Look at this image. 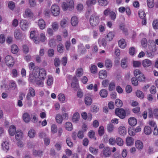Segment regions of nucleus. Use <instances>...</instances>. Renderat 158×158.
I'll list each match as a JSON object with an SVG mask.
<instances>
[{"label": "nucleus", "instance_id": "obj_35", "mask_svg": "<svg viewBox=\"0 0 158 158\" xmlns=\"http://www.w3.org/2000/svg\"><path fill=\"white\" fill-rule=\"evenodd\" d=\"M83 74V69L81 68L78 69L76 72V74L77 77H80L82 76Z\"/></svg>", "mask_w": 158, "mask_h": 158}, {"label": "nucleus", "instance_id": "obj_16", "mask_svg": "<svg viewBox=\"0 0 158 158\" xmlns=\"http://www.w3.org/2000/svg\"><path fill=\"white\" fill-rule=\"evenodd\" d=\"M23 133L21 130H17L16 131L15 138L17 140H20L22 138Z\"/></svg>", "mask_w": 158, "mask_h": 158}, {"label": "nucleus", "instance_id": "obj_56", "mask_svg": "<svg viewBox=\"0 0 158 158\" xmlns=\"http://www.w3.org/2000/svg\"><path fill=\"white\" fill-rule=\"evenodd\" d=\"M48 54L49 57H52L54 54V51L52 49H49L48 51Z\"/></svg>", "mask_w": 158, "mask_h": 158}, {"label": "nucleus", "instance_id": "obj_32", "mask_svg": "<svg viewBox=\"0 0 158 158\" xmlns=\"http://www.w3.org/2000/svg\"><path fill=\"white\" fill-rule=\"evenodd\" d=\"M100 96L102 98H106L107 95V92L106 90L102 89L99 92Z\"/></svg>", "mask_w": 158, "mask_h": 158}, {"label": "nucleus", "instance_id": "obj_15", "mask_svg": "<svg viewBox=\"0 0 158 158\" xmlns=\"http://www.w3.org/2000/svg\"><path fill=\"white\" fill-rule=\"evenodd\" d=\"M135 146L138 150H141L143 148V142L140 140H137L135 142Z\"/></svg>", "mask_w": 158, "mask_h": 158}, {"label": "nucleus", "instance_id": "obj_3", "mask_svg": "<svg viewBox=\"0 0 158 158\" xmlns=\"http://www.w3.org/2000/svg\"><path fill=\"white\" fill-rule=\"evenodd\" d=\"M14 35L15 37L17 40H21L25 37V35L22 33L19 29H16L14 31Z\"/></svg>", "mask_w": 158, "mask_h": 158}, {"label": "nucleus", "instance_id": "obj_18", "mask_svg": "<svg viewBox=\"0 0 158 158\" xmlns=\"http://www.w3.org/2000/svg\"><path fill=\"white\" fill-rule=\"evenodd\" d=\"M16 132L15 127L14 126L12 125L10 127L9 129V132L11 136L14 135L15 133H16Z\"/></svg>", "mask_w": 158, "mask_h": 158}, {"label": "nucleus", "instance_id": "obj_6", "mask_svg": "<svg viewBox=\"0 0 158 158\" xmlns=\"http://www.w3.org/2000/svg\"><path fill=\"white\" fill-rule=\"evenodd\" d=\"M115 113L117 116L122 119L124 118L126 115L124 109H115Z\"/></svg>", "mask_w": 158, "mask_h": 158}, {"label": "nucleus", "instance_id": "obj_7", "mask_svg": "<svg viewBox=\"0 0 158 158\" xmlns=\"http://www.w3.org/2000/svg\"><path fill=\"white\" fill-rule=\"evenodd\" d=\"M111 154V151L109 147H106L103 149L102 153V156L104 157H109Z\"/></svg>", "mask_w": 158, "mask_h": 158}, {"label": "nucleus", "instance_id": "obj_64", "mask_svg": "<svg viewBox=\"0 0 158 158\" xmlns=\"http://www.w3.org/2000/svg\"><path fill=\"white\" fill-rule=\"evenodd\" d=\"M62 7L63 9L64 10H66L68 9L69 10V4H67L65 2H63L62 4Z\"/></svg>", "mask_w": 158, "mask_h": 158}, {"label": "nucleus", "instance_id": "obj_62", "mask_svg": "<svg viewBox=\"0 0 158 158\" xmlns=\"http://www.w3.org/2000/svg\"><path fill=\"white\" fill-rule=\"evenodd\" d=\"M152 26L154 29H158V20L157 19L154 20L152 23Z\"/></svg>", "mask_w": 158, "mask_h": 158}, {"label": "nucleus", "instance_id": "obj_22", "mask_svg": "<svg viewBox=\"0 0 158 158\" xmlns=\"http://www.w3.org/2000/svg\"><path fill=\"white\" fill-rule=\"evenodd\" d=\"M127 59V58H124L122 59L121 65V67L123 68H126L128 66Z\"/></svg>", "mask_w": 158, "mask_h": 158}, {"label": "nucleus", "instance_id": "obj_39", "mask_svg": "<svg viewBox=\"0 0 158 158\" xmlns=\"http://www.w3.org/2000/svg\"><path fill=\"white\" fill-rule=\"evenodd\" d=\"M23 119L25 122L27 123L29 122L30 121V116L27 113H26L23 114Z\"/></svg>", "mask_w": 158, "mask_h": 158}, {"label": "nucleus", "instance_id": "obj_1", "mask_svg": "<svg viewBox=\"0 0 158 158\" xmlns=\"http://www.w3.org/2000/svg\"><path fill=\"white\" fill-rule=\"evenodd\" d=\"M5 60L7 65L10 67H12L14 64V60L10 56H6L5 58Z\"/></svg>", "mask_w": 158, "mask_h": 158}, {"label": "nucleus", "instance_id": "obj_46", "mask_svg": "<svg viewBox=\"0 0 158 158\" xmlns=\"http://www.w3.org/2000/svg\"><path fill=\"white\" fill-rule=\"evenodd\" d=\"M40 70L38 67H35L33 69L32 74L35 75L37 77H38V74H39V73L40 71Z\"/></svg>", "mask_w": 158, "mask_h": 158}, {"label": "nucleus", "instance_id": "obj_51", "mask_svg": "<svg viewBox=\"0 0 158 158\" xmlns=\"http://www.w3.org/2000/svg\"><path fill=\"white\" fill-rule=\"evenodd\" d=\"M114 126L111 123H110L107 125V130L109 132H112L114 130Z\"/></svg>", "mask_w": 158, "mask_h": 158}, {"label": "nucleus", "instance_id": "obj_37", "mask_svg": "<svg viewBox=\"0 0 158 158\" xmlns=\"http://www.w3.org/2000/svg\"><path fill=\"white\" fill-rule=\"evenodd\" d=\"M54 64L56 67L59 66L60 64V58L58 57H56L54 59Z\"/></svg>", "mask_w": 158, "mask_h": 158}, {"label": "nucleus", "instance_id": "obj_11", "mask_svg": "<svg viewBox=\"0 0 158 158\" xmlns=\"http://www.w3.org/2000/svg\"><path fill=\"white\" fill-rule=\"evenodd\" d=\"M128 122L130 126H135L137 124V120L135 118L131 117L129 118Z\"/></svg>", "mask_w": 158, "mask_h": 158}, {"label": "nucleus", "instance_id": "obj_29", "mask_svg": "<svg viewBox=\"0 0 158 158\" xmlns=\"http://www.w3.org/2000/svg\"><path fill=\"white\" fill-rule=\"evenodd\" d=\"M118 45L119 46L122 48H125L126 44L124 39H122L118 42Z\"/></svg>", "mask_w": 158, "mask_h": 158}, {"label": "nucleus", "instance_id": "obj_9", "mask_svg": "<svg viewBox=\"0 0 158 158\" xmlns=\"http://www.w3.org/2000/svg\"><path fill=\"white\" fill-rule=\"evenodd\" d=\"M33 14L30 9L27 8L25 10L24 13L23 14L24 18H32L33 16Z\"/></svg>", "mask_w": 158, "mask_h": 158}, {"label": "nucleus", "instance_id": "obj_54", "mask_svg": "<svg viewBox=\"0 0 158 158\" xmlns=\"http://www.w3.org/2000/svg\"><path fill=\"white\" fill-rule=\"evenodd\" d=\"M148 6L150 8H152L154 5V0H147Z\"/></svg>", "mask_w": 158, "mask_h": 158}, {"label": "nucleus", "instance_id": "obj_26", "mask_svg": "<svg viewBox=\"0 0 158 158\" xmlns=\"http://www.w3.org/2000/svg\"><path fill=\"white\" fill-rule=\"evenodd\" d=\"M96 2V0H87L86 2V5L88 7L95 4Z\"/></svg>", "mask_w": 158, "mask_h": 158}, {"label": "nucleus", "instance_id": "obj_20", "mask_svg": "<svg viewBox=\"0 0 158 158\" xmlns=\"http://www.w3.org/2000/svg\"><path fill=\"white\" fill-rule=\"evenodd\" d=\"M80 116L78 113H75L73 115L72 120L73 122L77 123L79 120Z\"/></svg>", "mask_w": 158, "mask_h": 158}, {"label": "nucleus", "instance_id": "obj_2", "mask_svg": "<svg viewBox=\"0 0 158 158\" xmlns=\"http://www.w3.org/2000/svg\"><path fill=\"white\" fill-rule=\"evenodd\" d=\"M99 19L98 16L95 15H92L89 19L90 24L92 26H95L99 23Z\"/></svg>", "mask_w": 158, "mask_h": 158}, {"label": "nucleus", "instance_id": "obj_61", "mask_svg": "<svg viewBox=\"0 0 158 158\" xmlns=\"http://www.w3.org/2000/svg\"><path fill=\"white\" fill-rule=\"evenodd\" d=\"M62 116L64 119L67 120L69 118V115L68 113H66L65 111L63 110L62 111Z\"/></svg>", "mask_w": 158, "mask_h": 158}, {"label": "nucleus", "instance_id": "obj_48", "mask_svg": "<svg viewBox=\"0 0 158 158\" xmlns=\"http://www.w3.org/2000/svg\"><path fill=\"white\" fill-rule=\"evenodd\" d=\"M115 105L118 108L122 107L123 106V102L119 99H116L115 102Z\"/></svg>", "mask_w": 158, "mask_h": 158}, {"label": "nucleus", "instance_id": "obj_30", "mask_svg": "<svg viewBox=\"0 0 158 158\" xmlns=\"http://www.w3.org/2000/svg\"><path fill=\"white\" fill-rule=\"evenodd\" d=\"M114 36V34L112 32H109L106 36V40L108 41L112 40Z\"/></svg>", "mask_w": 158, "mask_h": 158}, {"label": "nucleus", "instance_id": "obj_36", "mask_svg": "<svg viewBox=\"0 0 158 158\" xmlns=\"http://www.w3.org/2000/svg\"><path fill=\"white\" fill-rule=\"evenodd\" d=\"M65 128L66 129L69 131H71L73 129L72 124L70 122H67L65 124Z\"/></svg>", "mask_w": 158, "mask_h": 158}, {"label": "nucleus", "instance_id": "obj_60", "mask_svg": "<svg viewBox=\"0 0 158 158\" xmlns=\"http://www.w3.org/2000/svg\"><path fill=\"white\" fill-rule=\"evenodd\" d=\"M8 6L10 10H13L15 7V5L14 2L12 1H10L8 3Z\"/></svg>", "mask_w": 158, "mask_h": 158}, {"label": "nucleus", "instance_id": "obj_28", "mask_svg": "<svg viewBox=\"0 0 158 158\" xmlns=\"http://www.w3.org/2000/svg\"><path fill=\"white\" fill-rule=\"evenodd\" d=\"M36 135V132L33 129H31L28 132V135L31 138H32L35 137Z\"/></svg>", "mask_w": 158, "mask_h": 158}, {"label": "nucleus", "instance_id": "obj_23", "mask_svg": "<svg viewBox=\"0 0 158 158\" xmlns=\"http://www.w3.org/2000/svg\"><path fill=\"white\" fill-rule=\"evenodd\" d=\"M98 42L100 46H102L105 47L107 45V42L104 38L99 39L98 40Z\"/></svg>", "mask_w": 158, "mask_h": 158}, {"label": "nucleus", "instance_id": "obj_21", "mask_svg": "<svg viewBox=\"0 0 158 158\" xmlns=\"http://www.w3.org/2000/svg\"><path fill=\"white\" fill-rule=\"evenodd\" d=\"M43 152L40 150H36L33 149L32 151V153L35 156H41Z\"/></svg>", "mask_w": 158, "mask_h": 158}, {"label": "nucleus", "instance_id": "obj_38", "mask_svg": "<svg viewBox=\"0 0 158 158\" xmlns=\"http://www.w3.org/2000/svg\"><path fill=\"white\" fill-rule=\"evenodd\" d=\"M136 96L140 99H143L144 98V94L143 92L140 90H138L136 92Z\"/></svg>", "mask_w": 158, "mask_h": 158}, {"label": "nucleus", "instance_id": "obj_10", "mask_svg": "<svg viewBox=\"0 0 158 158\" xmlns=\"http://www.w3.org/2000/svg\"><path fill=\"white\" fill-rule=\"evenodd\" d=\"M39 77L40 79L44 80L46 76V72L43 69H41L39 73Z\"/></svg>", "mask_w": 158, "mask_h": 158}, {"label": "nucleus", "instance_id": "obj_14", "mask_svg": "<svg viewBox=\"0 0 158 158\" xmlns=\"http://www.w3.org/2000/svg\"><path fill=\"white\" fill-rule=\"evenodd\" d=\"M118 132L120 135H124L126 134L127 130L124 126H120L118 128Z\"/></svg>", "mask_w": 158, "mask_h": 158}, {"label": "nucleus", "instance_id": "obj_25", "mask_svg": "<svg viewBox=\"0 0 158 158\" xmlns=\"http://www.w3.org/2000/svg\"><path fill=\"white\" fill-rule=\"evenodd\" d=\"M38 79V77H37L35 75L32 74H30L29 75V81L32 83H35L36 80Z\"/></svg>", "mask_w": 158, "mask_h": 158}, {"label": "nucleus", "instance_id": "obj_33", "mask_svg": "<svg viewBox=\"0 0 158 158\" xmlns=\"http://www.w3.org/2000/svg\"><path fill=\"white\" fill-rule=\"evenodd\" d=\"M9 87L13 90H17V88L15 82L13 81H11L9 83Z\"/></svg>", "mask_w": 158, "mask_h": 158}, {"label": "nucleus", "instance_id": "obj_58", "mask_svg": "<svg viewBox=\"0 0 158 158\" xmlns=\"http://www.w3.org/2000/svg\"><path fill=\"white\" fill-rule=\"evenodd\" d=\"M51 131L53 133H55L57 132V128L56 125L53 124L52 125Z\"/></svg>", "mask_w": 158, "mask_h": 158}, {"label": "nucleus", "instance_id": "obj_44", "mask_svg": "<svg viewBox=\"0 0 158 158\" xmlns=\"http://www.w3.org/2000/svg\"><path fill=\"white\" fill-rule=\"evenodd\" d=\"M116 143L118 145L122 146L123 145V141L121 138L118 137L116 139Z\"/></svg>", "mask_w": 158, "mask_h": 158}, {"label": "nucleus", "instance_id": "obj_5", "mask_svg": "<svg viewBox=\"0 0 158 158\" xmlns=\"http://www.w3.org/2000/svg\"><path fill=\"white\" fill-rule=\"evenodd\" d=\"M51 11L53 15L55 16H58L60 13V8L58 6L56 5L52 6Z\"/></svg>", "mask_w": 158, "mask_h": 158}, {"label": "nucleus", "instance_id": "obj_57", "mask_svg": "<svg viewBox=\"0 0 158 158\" xmlns=\"http://www.w3.org/2000/svg\"><path fill=\"white\" fill-rule=\"evenodd\" d=\"M32 97H34L35 94V91L34 89L32 87H30L29 88V93Z\"/></svg>", "mask_w": 158, "mask_h": 158}, {"label": "nucleus", "instance_id": "obj_53", "mask_svg": "<svg viewBox=\"0 0 158 158\" xmlns=\"http://www.w3.org/2000/svg\"><path fill=\"white\" fill-rule=\"evenodd\" d=\"M98 133L100 136H102L104 133V129L102 126H100L98 129Z\"/></svg>", "mask_w": 158, "mask_h": 158}, {"label": "nucleus", "instance_id": "obj_43", "mask_svg": "<svg viewBox=\"0 0 158 158\" xmlns=\"http://www.w3.org/2000/svg\"><path fill=\"white\" fill-rule=\"evenodd\" d=\"M57 49L59 52L61 53L63 52L64 47L62 44H60L57 45Z\"/></svg>", "mask_w": 158, "mask_h": 158}, {"label": "nucleus", "instance_id": "obj_31", "mask_svg": "<svg viewBox=\"0 0 158 158\" xmlns=\"http://www.w3.org/2000/svg\"><path fill=\"white\" fill-rule=\"evenodd\" d=\"M145 134L147 135H150L152 132V129L149 126H146L144 129Z\"/></svg>", "mask_w": 158, "mask_h": 158}, {"label": "nucleus", "instance_id": "obj_59", "mask_svg": "<svg viewBox=\"0 0 158 158\" xmlns=\"http://www.w3.org/2000/svg\"><path fill=\"white\" fill-rule=\"evenodd\" d=\"M53 77L51 76H49L47 82V85L49 86L53 84Z\"/></svg>", "mask_w": 158, "mask_h": 158}, {"label": "nucleus", "instance_id": "obj_52", "mask_svg": "<svg viewBox=\"0 0 158 158\" xmlns=\"http://www.w3.org/2000/svg\"><path fill=\"white\" fill-rule=\"evenodd\" d=\"M66 143L68 146L69 147H73V144L70 138L68 137H67Z\"/></svg>", "mask_w": 158, "mask_h": 158}, {"label": "nucleus", "instance_id": "obj_17", "mask_svg": "<svg viewBox=\"0 0 158 158\" xmlns=\"http://www.w3.org/2000/svg\"><path fill=\"white\" fill-rule=\"evenodd\" d=\"M71 23L72 25L73 26H77L78 23V19L76 16L73 17L71 20Z\"/></svg>", "mask_w": 158, "mask_h": 158}, {"label": "nucleus", "instance_id": "obj_47", "mask_svg": "<svg viewBox=\"0 0 158 158\" xmlns=\"http://www.w3.org/2000/svg\"><path fill=\"white\" fill-rule=\"evenodd\" d=\"M89 151L90 152L94 155H97L98 152V150L95 148L90 147L89 148Z\"/></svg>", "mask_w": 158, "mask_h": 158}, {"label": "nucleus", "instance_id": "obj_49", "mask_svg": "<svg viewBox=\"0 0 158 158\" xmlns=\"http://www.w3.org/2000/svg\"><path fill=\"white\" fill-rule=\"evenodd\" d=\"M58 98L59 100L62 102H64L65 100V96L62 94H59L58 96Z\"/></svg>", "mask_w": 158, "mask_h": 158}, {"label": "nucleus", "instance_id": "obj_19", "mask_svg": "<svg viewBox=\"0 0 158 158\" xmlns=\"http://www.w3.org/2000/svg\"><path fill=\"white\" fill-rule=\"evenodd\" d=\"M99 78L102 79L105 78L107 77L106 71L105 70H102L100 71L99 73Z\"/></svg>", "mask_w": 158, "mask_h": 158}, {"label": "nucleus", "instance_id": "obj_13", "mask_svg": "<svg viewBox=\"0 0 158 158\" xmlns=\"http://www.w3.org/2000/svg\"><path fill=\"white\" fill-rule=\"evenodd\" d=\"M152 64V62L150 60L146 59L142 62V65L144 67L147 68L150 66Z\"/></svg>", "mask_w": 158, "mask_h": 158}, {"label": "nucleus", "instance_id": "obj_50", "mask_svg": "<svg viewBox=\"0 0 158 158\" xmlns=\"http://www.w3.org/2000/svg\"><path fill=\"white\" fill-rule=\"evenodd\" d=\"M67 4H69V10H71L74 7L73 0H67Z\"/></svg>", "mask_w": 158, "mask_h": 158}, {"label": "nucleus", "instance_id": "obj_4", "mask_svg": "<svg viewBox=\"0 0 158 158\" xmlns=\"http://www.w3.org/2000/svg\"><path fill=\"white\" fill-rule=\"evenodd\" d=\"M29 22L26 20L22 19L20 23L21 29L23 31H26L29 26Z\"/></svg>", "mask_w": 158, "mask_h": 158}, {"label": "nucleus", "instance_id": "obj_8", "mask_svg": "<svg viewBox=\"0 0 158 158\" xmlns=\"http://www.w3.org/2000/svg\"><path fill=\"white\" fill-rule=\"evenodd\" d=\"M45 35L44 34L42 33H41L40 34L39 38L35 37L34 39V41L36 44H38L40 41L43 42L45 41Z\"/></svg>", "mask_w": 158, "mask_h": 158}, {"label": "nucleus", "instance_id": "obj_34", "mask_svg": "<svg viewBox=\"0 0 158 158\" xmlns=\"http://www.w3.org/2000/svg\"><path fill=\"white\" fill-rule=\"evenodd\" d=\"M11 50L12 53L13 54H16L18 52V47L15 44L11 46Z\"/></svg>", "mask_w": 158, "mask_h": 158}, {"label": "nucleus", "instance_id": "obj_12", "mask_svg": "<svg viewBox=\"0 0 158 158\" xmlns=\"http://www.w3.org/2000/svg\"><path fill=\"white\" fill-rule=\"evenodd\" d=\"M38 25L40 29H43L45 27V22L43 19H40L38 21Z\"/></svg>", "mask_w": 158, "mask_h": 158}, {"label": "nucleus", "instance_id": "obj_41", "mask_svg": "<svg viewBox=\"0 0 158 158\" xmlns=\"http://www.w3.org/2000/svg\"><path fill=\"white\" fill-rule=\"evenodd\" d=\"M105 64L107 68H110L112 66V62L109 59H107L105 61Z\"/></svg>", "mask_w": 158, "mask_h": 158}, {"label": "nucleus", "instance_id": "obj_45", "mask_svg": "<svg viewBox=\"0 0 158 158\" xmlns=\"http://www.w3.org/2000/svg\"><path fill=\"white\" fill-rule=\"evenodd\" d=\"M2 149L4 150L7 151L9 149V146L8 143L6 142H4L2 144Z\"/></svg>", "mask_w": 158, "mask_h": 158}, {"label": "nucleus", "instance_id": "obj_55", "mask_svg": "<svg viewBox=\"0 0 158 158\" xmlns=\"http://www.w3.org/2000/svg\"><path fill=\"white\" fill-rule=\"evenodd\" d=\"M49 44L50 47H54L56 45V40L54 39H50L49 41Z\"/></svg>", "mask_w": 158, "mask_h": 158}, {"label": "nucleus", "instance_id": "obj_24", "mask_svg": "<svg viewBox=\"0 0 158 158\" xmlns=\"http://www.w3.org/2000/svg\"><path fill=\"white\" fill-rule=\"evenodd\" d=\"M126 143L127 146H131L134 143V140L132 137H128L126 139Z\"/></svg>", "mask_w": 158, "mask_h": 158}, {"label": "nucleus", "instance_id": "obj_40", "mask_svg": "<svg viewBox=\"0 0 158 158\" xmlns=\"http://www.w3.org/2000/svg\"><path fill=\"white\" fill-rule=\"evenodd\" d=\"M85 102L87 105H90L92 103V100L90 97H86L85 98Z\"/></svg>", "mask_w": 158, "mask_h": 158}, {"label": "nucleus", "instance_id": "obj_63", "mask_svg": "<svg viewBox=\"0 0 158 158\" xmlns=\"http://www.w3.org/2000/svg\"><path fill=\"white\" fill-rule=\"evenodd\" d=\"M145 79V77L144 75L142 73H141L138 77V80L140 81H144Z\"/></svg>", "mask_w": 158, "mask_h": 158}, {"label": "nucleus", "instance_id": "obj_42", "mask_svg": "<svg viewBox=\"0 0 158 158\" xmlns=\"http://www.w3.org/2000/svg\"><path fill=\"white\" fill-rule=\"evenodd\" d=\"M99 4L100 5L102 6H106L108 3V2L107 0H98Z\"/></svg>", "mask_w": 158, "mask_h": 158}, {"label": "nucleus", "instance_id": "obj_27", "mask_svg": "<svg viewBox=\"0 0 158 158\" xmlns=\"http://www.w3.org/2000/svg\"><path fill=\"white\" fill-rule=\"evenodd\" d=\"M56 122L58 123H61L63 120V118L62 116L59 114H57L55 117Z\"/></svg>", "mask_w": 158, "mask_h": 158}]
</instances>
